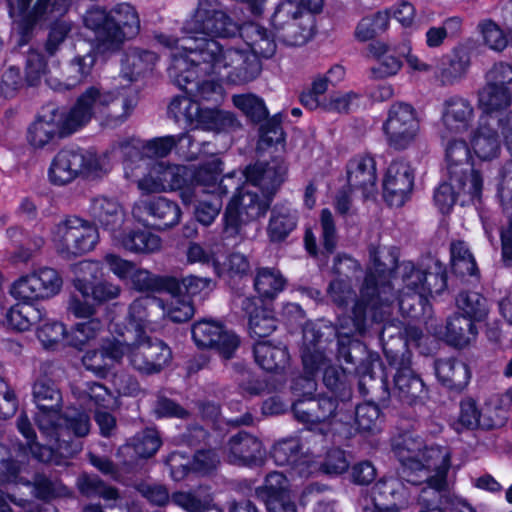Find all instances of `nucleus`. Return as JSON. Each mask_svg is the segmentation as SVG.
<instances>
[{
    "instance_id": "nucleus-29",
    "label": "nucleus",
    "mask_w": 512,
    "mask_h": 512,
    "mask_svg": "<svg viewBox=\"0 0 512 512\" xmlns=\"http://www.w3.org/2000/svg\"><path fill=\"white\" fill-rule=\"evenodd\" d=\"M90 215L103 228L111 233L118 234L125 220V213L117 200L105 196L95 197L90 205Z\"/></svg>"
},
{
    "instance_id": "nucleus-17",
    "label": "nucleus",
    "mask_w": 512,
    "mask_h": 512,
    "mask_svg": "<svg viewBox=\"0 0 512 512\" xmlns=\"http://www.w3.org/2000/svg\"><path fill=\"white\" fill-rule=\"evenodd\" d=\"M179 205L166 197H141L132 207V216L139 223L158 230L177 225L181 219Z\"/></svg>"
},
{
    "instance_id": "nucleus-21",
    "label": "nucleus",
    "mask_w": 512,
    "mask_h": 512,
    "mask_svg": "<svg viewBox=\"0 0 512 512\" xmlns=\"http://www.w3.org/2000/svg\"><path fill=\"white\" fill-rule=\"evenodd\" d=\"M414 185V172L409 163L393 161L383 178V195L390 206L401 207L408 200Z\"/></svg>"
},
{
    "instance_id": "nucleus-13",
    "label": "nucleus",
    "mask_w": 512,
    "mask_h": 512,
    "mask_svg": "<svg viewBox=\"0 0 512 512\" xmlns=\"http://www.w3.org/2000/svg\"><path fill=\"white\" fill-rule=\"evenodd\" d=\"M445 148L447 171L457 187L475 193L479 183L483 184L479 172L470 164L471 147L464 136L440 137Z\"/></svg>"
},
{
    "instance_id": "nucleus-58",
    "label": "nucleus",
    "mask_w": 512,
    "mask_h": 512,
    "mask_svg": "<svg viewBox=\"0 0 512 512\" xmlns=\"http://www.w3.org/2000/svg\"><path fill=\"white\" fill-rule=\"evenodd\" d=\"M172 502L187 512H222V510L212 503L209 497L198 498L195 494L189 492H177L172 495Z\"/></svg>"
},
{
    "instance_id": "nucleus-2",
    "label": "nucleus",
    "mask_w": 512,
    "mask_h": 512,
    "mask_svg": "<svg viewBox=\"0 0 512 512\" xmlns=\"http://www.w3.org/2000/svg\"><path fill=\"white\" fill-rule=\"evenodd\" d=\"M392 285L399 291L400 310L409 313L416 303L422 304L425 297L445 289V269L434 260H429L425 267H415L412 262L396 265V256L388 248H371L369 267L352 306V317L338 319L339 357L345 362H352L345 341L349 342L355 332H363L370 323L382 322L390 314L395 300Z\"/></svg>"
},
{
    "instance_id": "nucleus-54",
    "label": "nucleus",
    "mask_w": 512,
    "mask_h": 512,
    "mask_svg": "<svg viewBox=\"0 0 512 512\" xmlns=\"http://www.w3.org/2000/svg\"><path fill=\"white\" fill-rule=\"evenodd\" d=\"M457 307L464 312V316L482 321L488 314L487 300L477 292H463L457 300Z\"/></svg>"
},
{
    "instance_id": "nucleus-56",
    "label": "nucleus",
    "mask_w": 512,
    "mask_h": 512,
    "mask_svg": "<svg viewBox=\"0 0 512 512\" xmlns=\"http://www.w3.org/2000/svg\"><path fill=\"white\" fill-rule=\"evenodd\" d=\"M451 261L453 269L460 275H476L477 265L467 245L462 242H454L451 245Z\"/></svg>"
},
{
    "instance_id": "nucleus-19",
    "label": "nucleus",
    "mask_w": 512,
    "mask_h": 512,
    "mask_svg": "<svg viewBox=\"0 0 512 512\" xmlns=\"http://www.w3.org/2000/svg\"><path fill=\"white\" fill-rule=\"evenodd\" d=\"M154 309H164V302L148 296L136 299L129 307V327L122 330L114 323L110 326V332L116 333L120 339L127 337V341L145 337L148 331L155 330V323L151 319Z\"/></svg>"
},
{
    "instance_id": "nucleus-61",
    "label": "nucleus",
    "mask_w": 512,
    "mask_h": 512,
    "mask_svg": "<svg viewBox=\"0 0 512 512\" xmlns=\"http://www.w3.org/2000/svg\"><path fill=\"white\" fill-rule=\"evenodd\" d=\"M240 346V337L234 331L223 326L219 336L215 338L213 345L209 348L213 349L221 358L228 360L236 356Z\"/></svg>"
},
{
    "instance_id": "nucleus-26",
    "label": "nucleus",
    "mask_w": 512,
    "mask_h": 512,
    "mask_svg": "<svg viewBox=\"0 0 512 512\" xmlns=\"http://www.w3.org/2000/svg\"><path fill=\"white\" fill-rule=\"evenodd\" d=\"M286 165L281 159L275 158L269 162H258L248 167L243 174L246 182L256 185L259 191L269 193L272 198L276 189L284 181Z\"/></svg>"
},
{
    "instance_id": "nucleus-15",
    "label": "nucleus",
    "mask_w": 512,
    "mask_h": 512,
    "mask_svg": "<svg viewBox=\"0 0 512 512\" xmlns=\"http://www.w3.org/2000/svg\"><path fill=\"white\" fill-rule=\"evenodd\" d=\"M184 143L191 144L189 134L167 135L151 139L145 143L140 141L125 142L119 144L118 149L125 159L132 158L136 163H139L141 158L148 161V158L151 157H165L173 148L176 149L180 157L188 161L197 159L196 152L184 150Z\"/></svg>"
},
{
    "instance_id": "nucleus-22",
    "label": "nucleus",
    "mask_w": 512,
    "mask_h": 512,
    "mask_svg": "<svg viewBox=\"0 0 512 512\" xmlns=\"http://www.w3.org/2000/svg\"><path fill=\"white\" fill-rule=\"evenodd\" d=\"M503 118L480 116L477 127L470 132V147L473 153L483 161H490L499 156L501 139L498 128Z\"/></svg>"
},
{
    "instance_id": "nucleus-35",
    "label": "nucleus",
    "mask_w": 512,
    "mask_h": 512,
    "mask_svg": "<svg viewBox=\"0 0 512 512\" xmlns=\"http://www.w3.org/2000/svg\"><path fill=\"white\" fill-rule=\"evenodd\" d=\"M271 457L279 466L296 467L308 465L310 458L305 454L301 440L288 437L277 441L271 449Z\"/></svg>"
},
{
    "instance_id": "nucleus-50",
    "label": "nucleus",
    "mask_w": 512,
    "mask_h": 512,
    "mask_svg": "<svg viewBox=\"0 0 512 512\" xmlns=\"http://www.w3.org/2000/svg\"><path fill=\"white\" fill-rule=\"evenodd\" d=\"M104 324L97 318L79 322L69 331L68 346L82 350L86 345L98 338Z\"/></svg>"
},
{
    "instance_id": "nucleus-18",
    "label": "nucleus",
    "mask_w": 512,
    "mask_h": 512,
    "mask_svg": "<svg viewBox=\"0 0 512 512\" xmlns=\"http://www.w3.org/2000/svg\"><path fill=\"white\" fill-rule=\"evenodd\" d=\"M66 123L65 110L59 108L45 110L27 129L28 145L34 150L52 146L58 138L75 132L74 129L67 128Z\"/></svg>"
},
{
    "instance_id": "nucleus-39",
    "label": "nucleus",
    "mask_w": 512,
    "mask_h": 512,
    "mask_svg": "<svg viewBox=\"0 0 512 512\" xmlns=\"http://www.w3.org/2000/svg\"><path fill=\"white\" fill-rule=\"evenodd\" d=\"M116 147L111 151L97 153L92 150H78L80 157V176L86 179H99L111 170V155L116 152Z\"/></svg>"
},
{
    "instance_id": "nucleus-12",
    "label": "nucleus",
    "mask_w": 512,
    "mask_h": 512,
    "mask_svg": "<svg viewBox=\"0 0 512 512\" xmlns=\"http://www.w3.org/2000/svg\"><path fill=\"white\" fill-rule=\"evenodd\" d=\"M382 129L390 147L396 150L407 149L416 142L420 134V121L416 110L404 102L392 104Z\"/></svg>"
},
{
    "instance_id": "nucleus-10",
    "label": "nucleus",
    "mask_w": 512,
    "mask_h": 512,
    "mask_svg": "<svg viewBox=\"0 0 512 512\" xmlns=\"http://www.w3.org/2000/svg\"><path fill=\"white\" fill-rule=\"evenodd\" d=\"M98 239L96 228L88 221L78 217H69L61 221L51 233L54 249L65 259H71L93 250Z\"/></svg>"
},
{
    "instance_id": "nucleus-7",
    "label": "nucleus",
    "mask_w": 512,
    "mask_h": 512,
    "mask_svg": "<svg viewBox=\"0 0 512 512\" xmlns=\"http://www.w3.org/2000/svg\"><path fill=\"white\" fill-rule=\"evenodd\" d=\"M138 100V92L131 87L104 90L90 86L80 94L75 104L65 111L66 127L76 132L93 118L101 125L118 127L131 116Z\"/></svg>"
},
{
    "instance_id": "nucleus-40",
    "label": "nucleus",
    "mask_w": 512,
    "mask_h": 512,
    "mask_svg": "<svg viewBox=\"0 0 512 512\" xmlns=\"http://www.w3.org/2000/svg\"><path fill=\"white\" fill-rule=\"evenodd\" d=\"M296 225V211L288 205H276L267 226L268 237L272 242H280L295 229Z\"/></svg>"
},
{
    "instance_id": "nucleus-51",
    "label": "nucleus",
    "mask_w": 512,
    "mask_h": 512,
    "mask_svg": "<svg viewBox=\"0 0 512 512\" xmlns=\"http://www.w3.org/2000/svg\"><path fill=\"white\" fill-rule=\"evenodd\" d=\"M161 446V440L158 432L154 429H145L136 434L130 443L121 448L122 453L129 454L130 450L139 458H149L153 456Z\"/></svg>"
},
{
    "instance_id": "nucleus-59",
    "label": "nucleus",
    "mask_w": 512,
    "mask_h": 512,
    "mask_svg": "<svg viewBox=\"0 0 512 512\" xmlns=\"http://www.w3.org/2000/svg\"><path fill=\"white\" fill-rule=\"evenodd\" d=\"M223 324L212 320L202 319L195 322L192 326V337L198 347L209 348L213 345L215 338L219 336Z\"/></svg>"
},
{
    "instance_id": "nucleus-60",
    "label": "nucleus",
    "mask_w": 512,
    "mask_h": 512,
    "mask_svg": "<svg viewBox=\"0 0 512 512\" xmlns=\"http://www.w3.org/2000/svg\"><path fill=\"white\" fill-rule=\"evenodd\" d=\"M240 346V337L234 331L223 326L219 336L215 338L213 345L209 348L213 349L221 358L228 360L236 356Z\"/></svg>"
},
{
    "instance_id": "nucleus-45",
    "label": "nucleus",
    "mask_w": 512,
    "mask_h": 512,
    "mask_svg": "<svg viewBox=\"0 0 512 512\" xmlns=\"http://www.w3.org/2000/svg\"><path fill=\"white\" fill-rule=\"evenodd\" d=\"M17 427L20 433L26 438L27 446L32 456L40 462L56 463V451L54 442L49 440V446L40 445L35 441V432L25 415L17 420Z\"/></svg>"
},
{
    "instance_id": "nucleus-38",
    "label": "nucleus",
    "mask_w": 512,
    "mask_h": 512,
    "mask_svg": "<svg viewBox=\"0 0 512 512\" xmlns=\"http://www.w3.org/2000/svg\"><path fill=\"white\" fill-rule=\"evenodd\" d=\"M483 184L479 183L475 193H469L468 190L456 186L454 181L449 177V182L442 183L436 189L434 201L442 213L450 211L454 203L459 200L462 205L480 198Z\"/></svg>"
},
{
    "instance_id": "nucleus-32",
    "label": "nucleus",
    "mask_w": 512,
    "mask_h": 512,
    "mask_svg": "<svg viewBox=\"0 0 512 512\" xmlns=\"http://www.w3.org/2000/svg\"><path fill=\"white\" fill-rule=\"evenodd\" d=\"M256 363L265 371L281 373L289 365L290 356L285 346L259 341L254 346Z\"/></svg>"
},
{
    "instance_id": "nucleus-43",
    "label": "nucleus",
    "mask_w": 512,
    "mask_h": 512,
    "mask_svg": "<svg viewBox=\"0 0 512 512\" xmlns=\"http://www.w3.org/2000/svg\"><path fill=\"white\" fill-rule=\"evenodd\" d=\"M307 9V6L298 0H283L275 7L270 17L271 26L277 33L291 22L298 21L300 17L309 16Z\"/></svg>"
},
{
    "instance_id": "nucleus-44",
    "label": "nucleus",
    "mask_w": 512,
    "mask_h": 512,
    "mask_svg": "<svg viewBox=\"0 0 512 512\" xmlns=\"http://www.w3.org/2000/svg\"><path fill=\"white\" fill-rule=\"evenodd\" d=\"M313 29V17L309 15L307 17H300L298 21L291 22V24L276 34L279 40L287 46H302L312 38Z\"/></svg>"
},
{
    "instance_id": "nucleus-48",
    "label": "nucleus",
    "mask_w": 512,
    "mask_h": 512,
    "mask_svg": "<svg viewBox=\"0 0 512 512\" xmlns=\"http://www.w3.org/2000/svg\"><path fill=\"white\" fill-rule=\"evenodd\" d=\"M390 26V13L385 10L363 17L356 29L355 37L357 40L365 42L386 32Z\"/></svg>"
},
{
    "instance_id": "nucleus-11",
    "label": "nucleus",
    "mask_w": 512,
    "mask_h": 512,
    "mask_svg": "<svg viewBox=\"0 0 512 512\" xmlns=\"http://www.w3.org/2000/svg\"><path fill=\"white\" fill-rule=\"evenodd\" d=\"M327 341L313 325H307L303 330L302 361L305 379L317 381L318 374H322L324 384H337L343 382L344 371L329 364L326 354Z\"/></svg>"
},
{
    "instance_id": "nucleus-30",
    "label": "nucleus",
    "mask_w": 512,
    "mask_h": 512,
    "mask_svg": "<svg viewBox=\"0 0 512 512\" xmlns=\"http://www.w3.org/2000/svg\"><path fill=\"white\" fill-rule=\"evenodd\" d=\"M80 157L78 150L62 149L52 159L48 169L49 181L64 186L80 177Z\"/></svg>"
},
{
    "instance_id": "nucleus-57",
    "label": "nucleus",
    "mask_w": 512,
    "mask_h": 512,
    "mask_svg": "<svg viewBox=\"0 0 512 512\" xmlns=\"http://www.w3.org/2000/svg\"><path fill=\"white\" fill-rule=\"evenodd\" d=\"M477 31L481 35L483 43L491 50L500 52L507 47V37L494 21L490 19L481 20L477 25Z\"/></svg>"
},
{
    "instance_id": "nucleus-8",
    "label": "nucleus",
    "mask_w": 512,
    "mask_h": 512,
    "mask_svg": "<svg viewBox=\"0 0 512 512\" xmlns=\"http://www.w3.org/2000/svg\"><path fill=\"white\" fill-rule=\"evenodd\" d=\"M85 25L96 34L100 52L116 50L126 39L135 37L140 30L137 11L127 3L117 5L107 13L101 8H92L84 17Z\"/></svg>"
},
{
    "instance_id": "nucleus-42",
    "label": "nucleus",
    "mask_w": 512,
    "mask_h": 512,
    "mask_svg": "<svg viewBox=\"0 0 512 512\" xmlns=\"http://www.w3.org/2000/svg\"><path fill=\"white\" fill-rule=\"evenodd\" d=\"M471 65V55L464 46L454 48L440 72L444 84H454L465 77Z\"/></svg>"
},
{
    "instance_id": "nucleus-62",
    "label": "nucleus",
    "mask_w": 512,
    "mask_h": 512,
    "mask_svg": "<svg viewBox=\"0 0 512 512\" xmlns=\"http://www.w3.org/2000/svg\"><path fill=\"white\" fill-rule=\"evenodd\" d=\"M329 82L324 75H317L311 84L310 89L304 91L300 96L302 105L310 110L322 108L326 99H322L325 92L328 90Z\"/></svg>"
},
{
    "instance_id": "nucleus-46",
    "label": "nucleus",
    "mask_w": 512,
    "mask_h": 512,
    "mask_svg": "<svg viewBox=\"0 0 512 512\" xmlns=\"http://www.w3.org/2000/svg\"><path fill=\"white\" fill-rule=\"evenodd\" d=\"M69 331L65 325L56 320H45L37 328V338L46 350L55 351L68 345Z\"/></svg>"
},
{
    "instance_id": "nucleus-1",
    "label": "nucleus",
    "mask_w": 512,
    "mask_h": 512,
    "mask_svg": "<svg viewBox=\"0 0 512 512\" xmlns=\"http://www.w3.org/2000/svg\"><path fill=\"white\" fill-rule=\"evenodd\" d=\"M186 37L179 40L159 35L157 40L172 50L168 74L180 88L194 94L175 97L169 112L176 121L192 128L218 131L233 122L229 112L217 108L225 98L222 83L245 84L261 71L259 57L276 52L275 36L260 23L240 25L217 2L200 0L184 25Z\"/></svg>"
},
{
    "instance_id": "nucleus-63",
    "label": "nucleus",
    "mask_w": 512,
    "mask_h": 512,
    "mask_svg": "<svg viewBox=\"0 0 512 512\" xmlns=\"http://www.w3.org/2000/svg\"><path fill=\"white\" fill-rule=\"evenodd\" d=\"M288 480L280 472H271L266 478L262 486L256 489V495L262 501L275 498L288 491Z\"/></svg>"
},
{
    "instance_id": "nucleus-31",
    "label": "nucleus",
    "mask_w": 512,
    "mask_h": 512,
    "mask_svg": "<svg viewBox=\"0 0 512 512\" xmlns=\"http://www.w3.org/2000/svg\"><path fill=\"white\" fill-rule=\"evenodd\" d=\"M512 104V91L508 86H495L488 82L478 92L480 116L497 117Z\"/></svg>"
},
{
    "instance_id": "nucleus-14",
    "label": "nucleus",
    "mask_w": 512,
    "mask_h": 512,
    "mask_svg": "<svg viewBox=\"0 0 512 512\" xmlns=\"http://www.w3.org/2000/svg\"><path fill=\"white\" fill-rule=\"evenodd\" d=\"M62 286L63 280L57 270L40 267L18 278L11 287V295L18 301L33 303L56 296Z\"/></svg>"
},
{
    "instance_id": "nucleus-16",
    "label": "nucleus",
    "mask_w": 512,
    "mask_h": 512,
    "mask_svg": "<svg viewBox=\"0 0 512 512\" xmlns=\"http://www.w3.org/2000/svg\"><path fill=\"white\" fill-rule=\"evenodd\" d=\"M72 270L73 286L83 298H92L96 303H104L116 299L121 293L120 286L111 281L94 283L102 270L98 261L83 260L75 264Z\"/></svg>"
},
{
    "instance_id": "nucleus-34",
    "label": "nucleus",
    "mask_w": 512,
    "mask_h": 512,
    "mask_svg": "<svg viewBox=\"0 0 512 512\" xmlns=\"http://www.w3.org/2000/svg\"><path fill=\"white\" fill-rule=\"evenodd\" d=\"M158 56L149 50L130 48L126 51L121 65V75L128 81H134L138 77L153 70Z\"/></svg>"
},
{
    "instance_id": "nucleus-23",
    "label": "nucleus",
    "mask_w": 512,
    "mask_h": 512,
    "mask_svg": "<svg viewBox=\"0 0 512 512\" xmlns=\"http://www.w3.org/2000/svg\"><path fill=\"white\" fill-rule=\"evenodd\" d=\"M226 456L228 461L235 465L257 466L263 463L265 451L257 437L241 431L228 441Z\"/></svg>"
},
{
    "instance_id": "nucleus-28",
    "label": "nucleus",
    "mask_w": 512,
    "mask_h": 512,
    "mask_svg": "<svg viewBox=\"0 0 512 512\" xmlns=\"http://www.w3.org/2000/svg\"><path fill=\"white\" fill-rule=\"evenodd\" d=\"M55 427L56 431L50 429L49 433H45L44 435H46L47 438H50V441L54 442L56 451V463H58V454H70V452L67 451L66 447H63V444L59 440L63 427L71 431L77 437H84L90 432L91 423L89 416L85 412L69 410L65 413V415L60 416L59 420H56Z\"/></svg>"
},
{
    "instance_id": "nucleus-37",
    "label": "nucleus",
    "mask_w": 512,
    "mask_h": 512,
    "mask_svg": "<svg viewBox=\"0 0 512 512\" xmlns=\"http://www.w3.org/2000/svg\"><path fill=\"white\" fill-rule=\"evenodd\" d=\"M371 497L374 504L388 501L409 503L411 491L401 479L395 476H385L372 487Z\"/></svg>"
},
{
    "instance_id": "nucleus-25",
    "label": "nucleus",
    "mask_w": 512,
    "mask_h": 512,
    "mask_svg": "<svg viewBox=\"0 0 512 512\" xmlns=\"http://www.w3.org/2000/svg\"><path fill=\"white\" fill-rule=\"evenodd\" d=\"M348 186L368 197L376 190V161L369 154H359L351 158L346 165Z\"/></svg>"
},
{
    "instance_id": "nucleus-41",
    "label": "nucleus",
    "mask_w": 512,
    "mask_h": 512,
    "mask_svg": "<svg viewBox=\"0 0 512 512\" xmlns=\"http://www.w3.org/2000/svg\"><path fill=\"white\" fill-rule=\"evenodd\" d=\"M473 322L475 321L464 315H454L447 322L444 339L459 348L469 345L478 333Z\"/></svg>"
},
{
    "instance_id": "nucleus-64",
    "label": "nucleus",
    "mask_w": 512,
    "mask_h": 512,
    "mask_svg": "<svg viewBox=\"0 0 512 512\" xmlns=\"http://www.w3.org/2000/svg\"><path fill=\"white\" fill-rule=\"evenodd\" d=\"M359 102L360 97L355 92L335 93L323 103L322 109L328 112L348 113L358 107Z\"/></svg>"
},
{
    "instance_id": "nucleus-20",
    "label": "nucleus",
    "mask_w": 512,
    "mask_h": 512,
    "mask_svg": "<svg viewBox=\"0 0 512 512\" xmlns=\"http://www.w3.org/2000/svg\"><path fill=\"white\" fill-rule=\"evenodd\" d=\"M475 110L472 103L463 97L453 96L443 104L440 137L465 136L472 131Z\"/></svg>"
},
{
    "instance_id": "nucleus-27",
    "label": "nucleus",
    "mask_w": 512,
    "mask_h": 512,
    "mask_svg": "<svg viewBox=\"0 0 512 512\" xmlns=\"http://www.w3.org/2000/svg\"><path fill=\"white\" fill-rule=\"evenodd\" d=\"M33 395L39 409L36 422L40 431L45 434L50 429L56 431V420L60 419L58 408L61 403V393L56 386H34Z\"/></svg>"
},
{
    "instance_id": "nucleus-3",
    "label": "nucleus",
    "mask_w": 512,
    "mask_h": 512,
    "mask_svg": "<svg viewBox=\"0 0 512 512\" xmlns=\"http://www.w3.org/2000/svg\"><path fill=\"white\" fill-rule=\"evenodd\" d=\"M223 172V163L219 157L212 155L197 171L189 166L170 164L163 161L150 163L140 159L139 163L132 158L124 160V173L127 179L135 181L143 194L165 193L180 190L185 203L191 201L188 194L191 187H202L204 193H225L228 188L227 177L220 184L218 176Z\"/></svg>"
},
{
    "instance_id": "nucleus-55",
    "label": "nucleus",
    "mask_w": 512,
    "mask_h": 512,
    "mask_svg": "<svg viewBox=\"0 0 512 512\" xmlns=\"http://www.w3.org/2000/svg\"><path fill=\"white\" fill-rule=\"evenodd\" d=\"M233 104L254 122L264 120L268 115L264 100L254 94H237L232 97Z\"/></svg>"
},
{
    "instance_id": "nucleus-24",
    "label": "nucleus",
    "mask_w": 512,
    "mask_h": 512,
    "mask_svg": "<svg viewBox=\"0 0 512 512\" xmlns=\"http://www.w3.org/2000/svg\"><path fill=\"white\" fill-rule=\"evenodd\" d=\"M71 0H37L31 11H28L31 0H17L11 4L12 16H21L28 25L55 21L68 10Z\"/></svg>"
},
{
    "instance_id": "nucleus-5",
    "label": "nucleus",
    "mask_w": 512,
    "mask_h": 512,
    "mask_svg": "<svg viewBox=\"0 0 512 512\" xmlns=\"http://www.w3.org/2000/svg\"><path fill=\"white\" fill-rule=\"evenodd\" d=\"M393 452L402 465V476L411 484L425 483L420 492V501H428L427 494L433 490L440 498L449 497L448 472L451 452L442 446L424 445L419 437L403 434L393 442Z\"/></svg>"
},
{
    "instance_id": "nucleus-36",
    "label": "nucleus",
    "mask_w": 512,
    "mask_h": 512,
    "mask_svg": "<svg viewBox=\"0 0 512 512\" xmlns=\"http://www.w3.org/2000/svg\"><path fill=\"white\" fill-rule=\"evenodd\" d=\"M242 307L249 314V331L252 337H267L275 331L277 321L271 310L255 307V301L248 297L242 299Z\"/></svg>"
},
{
    "instance_id": "nucleus-52",
    "label": "nucleus",
    "mask_w": 512,
    "mask_h": 512,
    "mask_svg": "<svg viewBox=\"0 0 512 512\" xmlns=\"http://www.w3.org/2000/svg\"><path fill=\"white\" fill-rule=\"evenodd\" d=\"M507 402L503 398L494 395L489 397L479 409L481 415V427L494 429L502 427L507 419L504 406Z\"/></svg>"
},
{
    "instance_id": "nucleus-49",
    "label": "nucleus",
    "mask_w": 512,
    "mask_h": 512,
    "mask_svg": "<svg viewBox=\"0 0 512 512\" xmlns=\"http://www.w3.org/2000/svg\"><path fill=\"white\" fill-rule=\"evenodd\" d=\"M285 285L286 279L279 270L267 267L257 270L254 286L261 297L274 298Z\"/></svg>"
},
{
    "instance_id": "nucleus-53",
    "label": "nucleus",
    "mask_w": 512,
    "mask_h": 512,
    "mask_svg": "<svg viewBox=\"0 0 512 512\" xmlns=\"http://www.w3.org/2000/svg\"><path fill=\"white\" fill-rule=\"evenodd\" d=\"M380 410L374 403L360 404L355 410L357 431L364 436L374 435L380 431Z\"/></svg>"
},
{
    "instance_id": "nucleus-4",
    "label": "nucleus",
    "mask_w": 512,
    "mask_h": 512,
    "mask_svg": "<svg viewBox=\"0 0 512 512\" xmlns=\"http://www.w3.org/2000/svg\"><path fill=\"white\" fill-rule=\"evenodd\" d=\"M127 357L130 365L139 373L151 375L159 373L172 358L171 349L162 341H152L147 336L127 342V337H105L95 350L87 351L82 363L99 378H106L116 364Z\"/></svg>"
},
{
    "instance_id": "nucleus-33",
    "label": "nucleus",
    "mask_w": 512,
    "mask_h": 512,
    "mask_svg": "<svg viewBox=\"0 0 512 512\" xmlns=\"http://www.w3.org/2000/svg\"><path fill=\"white\" fill-rule=\"evenodd\" d=\"M112 241L114 246L135 254H150L161 249L160 237L148 231L119 232Z\"/></svg>"
},
{
    "instance_id": "nucleus-9",
    "label": "nucleus",
    "mask_w": 512,
    "mask_h": 512,
    "mask_svg": "<svg viewBox=\"0 0 512 512\" xmlns=\"http://www.w3.org/2000/svg\"><path fill=\"white\" fill-rule=\"evenodd\" d=\"M220 176L221 174L217 179L218 184L223 182L227 177H231L232 180L226 182L228 188L225 193L220 194L214 192L213 194L222 196L227 194L229 189H236V193L229 201L223 216L224 232L227 236L234 237L240 233L244 225L263 217L268 211L272 199L269 193L259 191L256 185L247 183L246 181L241 187H238L239 181L235 180V172L229 173L221 178Z\"/></svg>"
},
{
    "instance_id": "nucleus-47",
    "label": "nucleus",
    "mask_w": 512,
    "mask_h": 512,
    "mask_svg": "<svg viewBox=\"0 0 512 512\" xmlns=\"http://www.w3.org/2000/svg\"><path fill=\"white\" fill-rule=\"evenodd\" d=\"M43 313L32 303L16 304L6 313L7 324L17 331H27L36 322L41 321Z\"/></svg>"
},
{
    "instance_id": "nucleus-6",
    "label": "nucleus",
    "mask_w": 512,
    "mask_h": 512,
    "mask_svg": "<svg viewBox=\"0 0 512 512\" xmlns=\"http://www.w3.org/2000/svg\"><path fill=\"white\" fill-rule=\"evenodd\" d=\"M294 394L292 410L299 422L324 435L350 433V386H296Z\"/></svg>"
}]
</instances>
